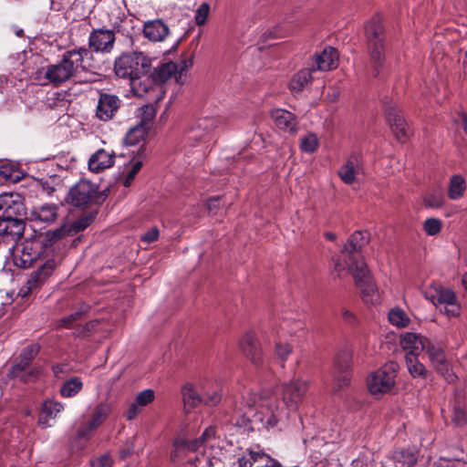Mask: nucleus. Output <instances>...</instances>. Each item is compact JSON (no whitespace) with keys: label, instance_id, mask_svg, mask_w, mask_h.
Masks as SVG:
<instances>
[{"label":"nucleus","instance_id":"39448f33","mask_svg":"<svg viewBox=\"0 0 467 467\" xmlns=\"http://www.w3.org/2000/svg\"><path fill=\"white\" fill-rule=\"evenodd\" d=\"M370 65L378 76L385 61V30L379 17H373L365 27Z\"/></svg>","mask_w":467,"mask_h":467},{"label":"nucleus","instance_id":"0eeeda50","mask_svg":"<svg viewBox=\"0 0 467 467\" xmlns=\"http://www.w3.org/2000/svg\"><path fill=\"white\" fill-rule=\"evenodd\" d=\"M50 241L51 239L42 234L25 239L13 249L12 259L15 265L20 268L31 267L35 261L47 253L49 248L47 243Z\"/></svg>","mask_w":467,"mask_h":467},{"label":"nucleus","instance_id":"4d7b16f0","mask_svg":"<svg viewBox=\"0 0 467 467\" xmlns=\"http://www.w3.org/2000/svg\"><path fill=\"white\" fill-rule=\"evenodd\" d=\"M275 353L282 361H285L292 353V347L287 343H276Z\"/></svg>","mask_w":467,"mask_h":467},{"label":"nucleus","instance_id":"680f3d73","mask_svg":"<svg viewBox=\"0 0 467 467\" xmlns=\"http://www.w3.org/2000/svg\"><path fill=\"white\" fill-rule=\"evenodd\" d=\"M305 325L301 320H296L291 324H286V329L290 335H296L297 332L304 330Z\"/></svg>","mask_w":467,"mask_h":467},{"label":"nucleus","instance_id":"c03bdc74","mask_svg":"<svg viewBox=\"0 0 467 467\" xmlns=\"http://www.w3.org/2000/svg\"><path fill=\"white\" fill-rule=\"evenodd\" d=\"M156 109L152 104H146L140 108V121L139 125L149 128L150 122L155 118Z\"/></svg>","mask_w":467,"mask_h":467},{"label":"nucleus","instance_id":"f03ea898","mask_svg":"<svg viewBox=\"0 0 467 467\" xmlns=\"http://www.w3.org/2000/svg\"><path fill=\"white\" fill-rule=\"evenodd\" d=\"M88 55L89 51L86 47L67 50L56 64L47 65L36 70L35 79L43 81V85L51 84L58 87L73 78L79 67L87 70L84 58Z\"/></svg>","mask_w":467,"mask_h":467},{"label":"nucleus","instance_id":"de8ad7c7","mask_svg":"<svg viewBox=\"0 0 467 467\" xmlns=\"http://www.w3.org/2000/svg\"><path fill=\"white\" fill-rule=\"evenodd\" d=\"M441 227L442 222L438 218H428L423 223V230L431 236L437 235L441 231Z\"/></svg>","mask_w":467,"mask_h":467},{"label":"nucleus","instance_id":"2eb2a0df","mask_svg":"<svg viewBox=\"0 0 467 467\" xmlns=\"http://www.w3.org/2000/svg\"><path fill=\"white\" fill-rule=\"evenodd\" d=\"M24 212L25 206L18 193H5L0 196V217H21Z\"/></svg>","mask_w":467,"mask_h":467},{"label":"nucleus","instance_id":"a18cd8bd","mask_svg":"<svg viewBox=\"0 0 467 467\" xmlns=\"http://www.w3.org/2000/svg\"><path fill=\"white\" fill-rule=\"evenodd\" d=\"M451 421L456 426H462L467 422V408L464 405L457 404L453 407Z\"/></svg>","mask_w":467,"mask_h":467},{"label":"nucleus","instance_id":"864d4df0","mask_svg":"<svg viewBox=\"0 0 467 467\" xmlns=\"http://www.w3.org/2000/svg\"><path fill=\"white\" fill-rule=\"evenodd\" d=\"M210 11V5L207 3H202L200 5V6L197 8L195 13V23L198 26H202L205 24L208 15Z\"/></svg>","mask_w":467,"mask_h":467},{"label":"nucleus","instance_id":"4be33fe9","mask_svg":"<svg viewBox=\"0 0 467 467\" xmlns=\"http://www.w3.org/2000/svg\"><path fill=\"white\" fill-rule=\"evenodd\" d=\"M362 169V161L359 154L352 153L339 168L337 174L346 184H351L356 180V175Z\"/></svg>","mask_w":467,"mask_h":467},{"label":"nucleus","instance_id":"f257e3e1","mask_svg":"<svg viewBox=\"0 0 467 467\" xmlns=\"http://www.w3.org/2000/svg\"><path fill=\"white\" fill-rule=\"evenodd\" d=\"M307 389V381L296 379L283 386L282 402L279 400L277 395L270 391H265L260 394L248 393L246 404L249 407L255 408L256 420H259L265 428L270 429L276 427L278 422L282 421L286 417L283 404L291 410H296Z\"/></svg>","mask_w":467,"mask_h":467},{"label":"nucleus","instance_id":"473e14b6","mask_svg":"<svg viewBox=\"0 0 467 467\" xmlns=\"http://www.w3.org/2000/svg\"><path fill=\"white\" fill-rule=\"evenodd\" d=\"M367 243L368 236L366 233L357 231L349 236L347 244L344 246V250L352 255L353 254L358 252Z\"/></svg>","mask_w":467,"mask_h":467},{"label":"nucleus","instance_id":"423d86ee","mask_svg":"<svg viewBox=\"0 0 467 467\" xmlns=\"http://www.w3.org/2000/svg\"><path fill=\"white\" fill-rule=\"evenodd\" d=\"M109 195V189L99 190V186L88 180H80L68 191L66 202L80 209L102 204Z\"/></svg>","mask_w":467,"mask_h":467},{"label":"nucleus","instance_id":"052dcab7","mask_svg":"<svg viewBox=\"0 0 467 467\" xmlns=\"http://www.w3.org/2000/svg\"><path fill=\"white\" fill-rule=\"evenodd\" d=\"M14 171H15L8 165L0 166V175L7 180L16 181V179H18L17 175H14Z\"/></svg>","mask_w":467,"mask_h":467},{"label":"nucleus","instance_id":"09e8293b","mask_svg":"<svg viewBox=\"0 0 467 467\" xmlns=\"http://www.w3.org/2000/svg\"><path fill=\"white\" fill-rule=\"evenodd\" d=\"M203 403L207 406H216L222 400V393L220 388H215L203 392Z\"/></svg>","mask_w":467,"mask_h":467},{"label":"nucleus","instance_id":"49530a36","mask_svg":"<svg viewBox=\"0 0 467 467\" xmlns=\"http://www.w3.org/2000/svg\"><path fill=\"white\" fill-rule=\"evenodd\" d=\"M259 457H262V451L250 450L238 459L239 467H254V462H260Z\"/></svg>","mask_w":467,"mask_h":467},{"label":"nucleus","instance_id":"2f4dec72","mask_svg":"<svg viewBox=\"0 0 467 467\" xmlns=\"http://www.w3.org/2000/svg\"><path fill=\"white\" fill-rule=\"evenodd\" d=\"M311 68H304L298 71L290 80L289 88L293 93H300L304 88L313 79Z\"/></svg>","mask_w":467,"mask_h":467},{"label":"nucleus","instance_id":"5701e85b","mask_svg":"<svg viewBox=\"0 0 467 467\" xmlns=\"http://www.w3.org/2000/svg\"><path fill=\"white\" fill-rule=\"evenodd\" d=\"M430 341L426 337L410 332H406L400 337V345L407 352L406 355L418 356L426 349Z\"/></svg>","mask_w":467,"mask_h":467},{"label":"nucleus","instance_id":"9b49d317","mask_svg":"<svg viewBox=\"0 0 467 467\" xmlns=\"http://www.w3.org/2000/svg\"><path fill=\"white\" fill-rule=\"evenodd\" d=\"M351 355L344 350L337 354L334 363V380L337 389L348 386L351 379L350 372Z\"/></svg>","mask_w":467,"mask_h":467},{"label":"nucleus","instance_id":"603ef678","mask_svg":"<svg viewBox=\"0 0 467 467\" xmlns=\"http://www.w3.org/2000/svg\"><path fill=\"white\" fill-rule=\"evenodd\" d=\"M178 66V73L176 74V82L179 84H182L186 78V71L189 67L192 66V58L188 57L177 64Z\"/></svg>","mask_w":467,"mask_h":467},{"label":"nucleus","instance_id":"f3484780","mask_svg":"<svg viewBox=\"0 0 467 467\" xmlns=\"http://www.w3.org/2000/svg\"><path fill=\"white\" fill-rule=\"evenodd\" d=\"M142 34L150 42H163L171 34V30L162 19L158 18L144 22Z\"/></svg>","mask_w":467,"mask_h":467},{"label":"nucleus","instance_id":"cd10ccee","mask_svg":"<svg viewBox=\"0 0 467 467\" xmlns=\"http://www.w3.org/2000/svg\"><path fill=\"white\" fill-rule=\"evenodd\" d=\"M215 428L210 426L207 429H205V431H203L200 438L186 441L185 446L189 451H197L202 446L213 447L215 445Z\"/></svg>","mask_w":467,"mask_h":467},{"label":"nucleus","instance_id":"f8f14e48","mask_svg":"<svg viewBox=\"0 0 467 467\" xmlns=\"http://www.w3.org/2000/svg\"><path fill=\"white\" fill-rule=\"evenodd\" d=\"M26 222L21 217H0V237L5 243H16L24 234Z\"/></svg>","mask_w":467,"mask_h":467},{"label":"nucleus","instance_id":"dca6fc26","mask_svg":"<svg viewBox=\"0 0 467 467\" xmlns=\"http://www.w3.org/2000/svg\"><path fill=\"white\" fill-rule=\"evenodd\" d=\"M240 348L244 355L256 367L264 362V357L260 344L253 332L245 333L241 341Z\"/></svg>","mask_w":467,"mask_h":467},{"label":"nucleus","instance_id":"c756f323","mask_svg":"<svg viewBox=\"0 0 467 467\" xmlns=\"http://www.w3.org/2000/svg\"><path fill=\"white\" fill-rule=\"evenodd\" d=\"M57 217V206L56 204H44L34 208L30 213V219L43 223H53Z\"/></svg>","mask_w":467,"mask_h":467},{"label":"nucleus","instance_id":"37998d69","mask_svg":"<svg viewBox=\"0 0 467 467\" xmlns=\"http://www.w3.org/2000/svg\"><path fill=\"white\" fill-rule=\"evenodd\" d=\"M423 202L427 207L440 208L444 202V197L441 191L435 190L427 193L423 198Z\"/></svg>","mask_w":467,"mask_h":467},{"label":"nucleus","instance_id":"69168bd1","mask_svg":"<svg viewBox=\"0 0 467 467\" xmlns=\"http://www.w3.org/2000/svg\"><path fill=\"white\" fill-rule=\"evenodd\" d=\"M259 459L261 462H265V467H281L280 462L264 452H262V457H259Z\"/></svg>","mask_w":467,"mask_h":467},{"label":"nucleus","instance_id":"393cba45","mask_svg":"<svg viewBox=\"0 0 467 467\" xmlns=\"http://www.w3.org/2000/svg\"><path fill=\"white\" fill-rule=\"evenodd\" d=\"M58 262L50 258L35 272H33L27 280V285L29 289H34L43 284L54 272Z\"/></svg>","mask_w":467,"mask_h":467},{"label":"nucleus","instance_id":"6ab92c4d","mask_svg":"<svg viewBox=\"0 0 467 467\" xmlns=\"http://www.w3.org/2000/svg\"><path fill=\"white\" fill-rule=\"evenodd\" d=\"M10 374L23 382H31L41 375V368L37 366L31 367V362L20 356L19 361L12 367Z\"/></svg>","mask_w":467,"mask_h":467},{"label":"nucleus","instance_id":"c85d7f7f","mask_svg":"<svg viewBox=\"0 0 467 467\" xmlns=\"http://www.w3.org/2000/svg\"><path fill=\"white\" fill-rule=\"evenodd\" d=\"M178 73V66L174 62H168L159 65L153 69L150 74L151 78L159 85L165 83L170 78H174L176 79V74Z\"/></svg>","mask_w":467,"mask_h":467},{"label":"nucleus","instance_id":"6e6d98bb","mask_svg":"<svg viewBox=\"0 0 467 467\" xmlns=\"http://www.w3.org/2000/svg\"><path fill=\"white\" fill-rule=\"evenodd\" d=\"M83 313H84V310L78 309L76 312H74L67 317H64L63 318H61L59 320V326L66 327V328L70 327V326L76 320L79 319L82 317Z\"/></svg>","mask_w":467,"mask_h":467},{"label":"nucleus","instance_id":"9d476101","mask_svg":"<svg viewBox=\"0 0 467 467\" xmlns=\"http://www.w3.org/2000/svg\"><path fill=\"white\" fill-rule=\"evenodd\" d=\"M116 36L111 29L105 27L93 29L88 36V51L100 54H109L115 46Z\"/></svg>","mask_w":467,"mask_h":467},{"label":"nucleus","instance_id":"72a5a7b5","mask_svg":"<svg viewBox=\"0 0 467 467\" xmlns=\"http://www.w3.org/2000/svg\"><path fill=\"white\" fill-rule=\"evenodd\" d=\"M110 411V407L107 403L98 404L92 412L91 419L88 420V428L90 430L98 429L107 419Z\"/></svg>","mask_w":467,"mask_h":467},{"label":"nucleus","instance_id":"a211bd4d","mask_svg":"<svg viewBox=\"0 0 467 467\" xmlns=\"http://www.w3.org/2000/svg\"><path fill=\"white\" fill-rule=\"evenodd\" d=\"M271 118L278 130L289 134L297 132L298 121L292 112L283 109H275L271 111Z\"/></svg>","mask_w":467,"mask_h":467},{"label":"nucleus","instance_id":"4468645a","mask_svg":"<svg viewBox=\"0 0 467 467\" xmlns=\"http://www.w3.org/2000/svg\"><path fill=\"white\" fill-rule=\"evenodd\" d=\"M425 350L437 371L441 373L448 382H452L456 376L451 370L450 363L445 357L443 349L441 347L431 344L430 342Z\"/></svg>","mask_w":467,"mask_h":467},{"label":"nucleus","instance_id":"338daca9","mask_svg":"<svg viewBox=\"0 0 467 467\" xmlns=\"http://www.w3.org/2000/svg\"><path fill=\"white\" fill-rule=\"evenodd\" d=\"M221 205V199L219 197L211 198L207 202V209L210 213H216Z\"/></svg>","mask_w":467,"mask_h":467},{"label":"nucleus","instance_id":"3c124183","mask_svg":"<svg viewBox=\"0 0 467 467\" xmlns=\"http://www.w3.org/2000/svg\"><path fill=\"white\" fill-rule=\"evenodd\" d=\"M143 158H144V156L143 157H140L139 160L135 161L132 163V166H131L130 170L129 171V172L127 173V175H126V177H125V179L123 181V185L125 187H129L131 184V182H133L135 176L137 175V173L141 169Z\"/></svg>","mask_w":467,"mask_h":467},{"label":"nucleus","instance_id":"6e6552de","mask_svg":"<svg viewBox=\"0 0 467 467\" xmlns=\"http://www.w3.org/2000/svg\"><path fill=\"white\" fill-rule=\"evenodd\" d=\"M398 369V363L390 361L372 372L367 380L368 391L374 396H380L390 392L395 386Z\"/></svg>","mask_w":467,"mask_h":467},{"label":"nucleus","instance_id":"774afa93","mask_svg":"<svg viewBox=\"0 0 467 467\" xmlns=\"http://www.w3.org/2000/svg\"><path fill=\"white\" fill-rule=\"evenodd\" d=\"M94 430H90L88 428V422L82 427H80L78 431V437L79 439H88L91 436V433Z\"/></svg>","mask_w":467,"mask_h":467},{"label":"nucleus","instance_id":"c9c22d12","mask_svg":"<svg viewBox=\"0 0 467 467\" xmlns=\"http://www.w3.org/2000/svg\"><path fill=\"white\" fill-rule=\"evenodd\" d=\"M83 388V383L80 378L73 377L66 380L60 387V394L64 398H71L76 396Z\"/></svg>","mask_w":467,"mask_h":467},{"label":"nucleus","instance_id":"e2e57ef3","mask_svg":"<svg viewBox=\"0 0 467 467\" xmlns=\"http://www.w3.org/2000/svg\"><path fill=\"white\" fill-rule=\"evenodd\" d=\"M92 467H111V460L108 455H103L91 462Z\"/></svg>","mask_w":467,"mask_h":467},{"label":"nucleus","instance_id":"a19ab883","mask_svg":"<svg viewBox=\"0 0 467 467\" xmlns=\"http://www.w3.org/2000/svg\"><path fill=\"white\" fill-rule=\"evenodd\" d=\"M386 116L391 129L406 122L400 110L394 104L386 108Z\"/></svg>","mask_w":467,"mask_h":467},{"label":"nucleus","instance_id":"aec40b11","mask_svg":"<svg viewBox=\"0 0 467 467\" xmlns=\"http://www.w3.org/2000/svg\"><path fill=\"white\" fill-rule=\"evenodd\" d=\"M338 66L337 50L332 47H327L320 54H316L312 63V70L327 71Z\"/></svg>","mask_w":467,"mask_h":467},{"label":"nucleus","instance_id":"b1692460","mask_svg":"<svg viewBox=\"0 0 467 467\" xmlns=\"http://www.w3.org/2000/svg\"><path fill=\"white\" fill-rule=\"evenodd\" d=\"M130 86L134 94L138 97H146L156 93L154 97L157 98L158 94L161 93V86L157 84L150 75L147 76V74L141 78L130 81Z\"/></svg>","mask_w":467,"mask_h":467},{"label":"nucleus","instance_id":"1a4fd4ad","mask_svg":"<svg viewBox=\"0 0 467 467\" xmlns=\"http://www.w3.org/2000/svg\"><path fill=\"white\" fill-rule=\"evenodd\" d=\"M224 123V119L219 116L202 117L192 125L187 132V141L194 146L199 143H209L213 140V131Z\"/></svg>","mask_w":467,"mask_h":467},{"label":"nucleus","instance_id":"7ed1b4c3","mask_svg":"<svg viewBox=\"0 0 467 467\" xmlns=\"http://www.w3.org/2000/svg\"><path fill=\"white\" fill-rule=\"evenodd\" d=\"M346 267H348V271L352 273L356 285L360 289L364 301L367 303L372 302L377 288L364 259L349 255L346 263H342L340 260L336 261L334 269L340 275Z\"/></svg>","mask_w":467,"mask_h":467},{"label":"nucleus","instance_id":"79ce46f5","mask_svg":"<svg viewBox=\"0 0 467 467\" xmlns=\"http://www.w3.org/2000/svg\"><path fill=\"white\" fill-rule=\"evenodd\" d=\"M318 148V139L316 134L308 133L300 139V149L306 153H313Z\"/></svg>","mask_w":467,"mask_h":467},{"label":"nucleus","instance_id":"0e129e2a","mask_svg":"<svg viewBox=\"0 0 467 467\" xmlns=\"http://www.w3.org/2000/svg\"><path fill=\"white\" fill-rule=\"evenodd\" d=\"M140 405H138L135 401H133L128 410L125 413V416L128 420H131L136 418V416L140 413Z\"/></svg>","mask_w":467,"mask_h":467},{"label":"nucleus","instance_id":"58836bf2","mask_svg":"<svg viewBox=\"0 0 467 467\" xmlns=\"http://www.w3.org/2000/svg\"><path fill=\"white\" fill-rule=\"evenodd\" d=\"M405 359H406L408 370L413 378H416V377L425 378L426 377L427 369L419 361L418 356L406 355Z\"/></svg>","mask_w":467,"mask_h":467},{"label":"nucleus","instance_id":"ea45409f","mask_svg":"<svg viewBox=\"0 0 467 467\" xmlns=\"http://www.w3.org/2000/svg\"><path fill=\"white\" fill-rule=\"evenodd\" d=\"M389 322L398 327H405L410 323L407 314L400 308H393L389 313Z\"/></svg>","mask_w":467,"mask_h":467},{"label":"nucleus","instance_id":"13d9d810","mask_svg":"<svg viewBox=\"0 0 467 467\" xmlns=\"http://www.w3.org/2000/svg\"><path fill=\"white\" fill-rule=\"evenodd\" d=\"M39 346L36 344H32L27 347H26L20 356L28 360L29 362H32V360L36 357V355L39 352Z\"/></svg>","mask_w":467,"mask_h":467},{"label":"nucleus","instance_id":"bb28decb","mask_svg":"<svg viewBox=\"0 0 467 467\" xmlns=\"http://www.w3.org/2000/svg\"><path fill=\"white\" fill-rule=\"evenodd\" d=\"M64 409L62 403L52 400H46L41 409V412L38 419V425L43 429L48 428L51 424L48 422L49 420H54L59 412Z\"/></svg>","mask_w":467,"mask_h":467},{"label":"nucleus","instance_id":"bf43d9fd","mask_svg":"<svg viewBox=\"0 0 467 467\" xmlns=\"http://www.w3.org/2000/svg\"><path fill=\"white\" fill-rule=\"evenodd\" d=\"M159 234V229L157 227H151L140 236V241L146 244H150L158 239Z\"/></svg>","mask_w":467,"mask_h":467},{"label":"nucleus","instance_id":"5fc2aeb1","mask_svg":"<svg viewBox=\"0 0 467 467\" xmlns=\"http://www.w3.org/2000/svg\"><path fill=\"white\" fill-rule=\"evenodd\" d=\"M391 130L396 139L401 142L406 141L410 136V129L406 122L402 123L400 126L398 125L395 128H392Z\"/></svg>","mask_w":467,"mask_h":467},{"label":"nucleus","instance_id":"4c0bfd02","mask_svg":"<svg viewBox=\"0 0 467 467\" xmlns=\"http://www.w3.org/2000/svg\"><path fill=\"white\" fill-rule=\"evenodd\" d=\"M147 127L143 125H136L130 129L124 138V143L127 146H135L140 143L147 135Z\"/></svg>","mask_w":467,"mask_h":467},{"label":"nucleus","instance_id":"a878e982","mask_svg":"<svg viewBox=\"0 0 467 467\" xmlns=\"http://www.w3.org/2000/svg\"><path fill=\"white\" fill-rule=\"evenodd\" d=\"M115 155L100 149L97 150L88 160V169L93 172H100L114 164Z\"/></svg>","mask_w":467,"mask_h":467},{"label":"nucleus","instance_id":"8fccbe9b","mask_svg":"<svg viewBox=\"0 0 467 467\" xmlns=\"http://www.w3.org/2000/svg\"><path fill=\"white\" fill-rule=\"evenodd\" d=\"M155 393L152 389H147L139 392L134 401L140 407H145L154 400Z\"/></svg>","mask_w":467,"mask_h":467},{"label":"nucleus","instance_id":"7c9ffc66","mask_svg":"<svg viewBox=\"0 0 467 467\" xmlns=\"http://www.w3.org/2000/svg\"><path fill=\"white\" fill-rule=\"evenodd\" d=\"M182 395L187 412L203 403V398L196 391L192 384H185L182 389Z\"/></svg>","mask_w":467,"mask_h":467},{"label":"nucleus","instance_id":"412c9836","mask_svg":"<svg viewBox=\"0 0 467 467\" xmlns=\"http://www.w3.org/2000/svg\"><path fill=\"white\" fill-rule=\"evenodd\" d=\"M424 296L425 298L431 301L433 305H454L456 302V296L454 292L438 284L431 285L425 290Z\"/></svg>","mask_w":467,"mask_h":467},{"label":"nucleus","instance_id":"20e7f679","mask_svg":"<svg viewBox=\"0 0 467 467\" xmlns=\"http://www.w3.org/2000/svg\"><path fill=\"white\" fill-rule=\"evenodd\" d=\"M151 59L143 52H125L116 57L114 61V73L118 78L134 81L149 73Z\"/></svg>","mask_w":467,"mask_h":467},{"label":"nucleus","instance_id":"f704fd0d","mask_svg":"<svg viewBox=\"0 0 467 467\" xmlns=\"http://www.w3.org/2000/svg\"><path fill=\"white\" fill-rule=\"evenodd\" d=\"M96 215L97 213H90L74 221L68 227H63L61 231L68 235H74L88 227L94 221Z\"/></svg>","mask_w":467,"mask_h":467},{"label":"nucleus","instance_id":"ddd939ff","mask_svg":"<svg viewBox=\"0 0 467 467\" xmlns=\"http://www.w3.org/2000/svg\"><path fill=\"white\" fill-rule=\"evenodd\" d=\"M121 100L117 95L100 93L96 108V117L101 121L112 119L119 109Z\"/></svg>","mask_w":467,"mask_h":467},{"label":"nucleus","instance_id":"e433bc0d","mask_svg":"<svg viewBox=\"0 0 467 467\" xmlns=\"http://www.w3.org/2000/svg\"><path fill=\"white\" fill-rule=\"evenodd\" d=\"M465 189V180L461 175H453L450 180L448 196L451 200H458L463 196Z\"/></svg>","mask_w":467,"mask_h":467}]
</instances>
